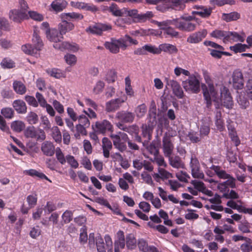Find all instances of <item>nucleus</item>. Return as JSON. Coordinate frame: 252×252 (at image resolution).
<instances>
[{
  "label": "nucleus",
  "mask_w": 252,
  "mask_h": 252,
  "mask_svg": "<svg viewBox=\"0 0 252 252\" xmlns=\"http://www.w3.org/2000/svg\"><path fill=\"white\" fill-rule=\"evenodd\" d=\"M137 45L138 43L137 40L132 39L128 35L118 39L112 38L109 41L105 42V47L111 53L117 54L120 52V48L125 50L129 45V44Z\"/></svg>",
  "instance_id": "1"
},
{
  "label": "nucleus",
  "mask_w": 252,
  "mask_h": 252,
  "mask_svg": "<svg viewBox=\"0 0 252 252\" xmlns=\"http://www.w3.org/2000/svg\"><path fill=\"white\" fill-rule=\"evenodd\" d=\"M105 243L99 234L95 237L94 233L89 234V245L90 247H94L95 244L97 248V252H113V242L111 238L108 235L104 237Z\"/></svg>",
  "instance_id": "2"
},
{
  "label": "nucleus",
  "mask_w": 252,
  "mask_h": 252,
  "mask_svg": "<svg viewBox=\"0 0 252 252\" xmlns=\"http://www.w3.org/2000/svg\"><path fill=\"white\" fill-rule=\"evenodd\" d=\"M204 77L206 83L208 85L202 86L203 95L206 101L207 107H210L211 105V99L213 101L218 100L217 97V88L212 83L211 79L207 72H204Z\"/></svg>",
  "instance_id": "3"
},
{
  "label": "nucleus",
  "mask_w": 252,
  "mask_h": 252,
  "mask_svg": "<svg viewBox=\"0 0 252 252\" xmlns=\"http://www.w3.org/2000/svg\"><path fill=\"white\" fill-rule=\"evenodd\" d=\"M32 41V45H24L22 46V50L26 54L32 56H37L38 52L42 48L43 43L37 33L35 31L33 34Z\"/></svg>",
  "instance_id": "4"
},
{
  "label": "nucleus",
  "mask_w": 252,
  "mask_h": 252,
  "mask_svg": "<svg viewBox=\"0 0 252 252\" xmlns=\"http://www.w3.org/2000/svg\"><path fill=\"white\" fill-rule=\"evenodd\" d=\"M220 96L218 97V93H217V97L218 100L214 101L217 104L216 105V108H218L219 104L218 103L220 101L222 105L227 109H231L233 106V101L232 97L230 94L229 90L225 87L221 86L220 87Z\"/></svg>",
  "instance_id": "5"
},
{
  "label": "nucleus",
  "mask_w": 252,
  "mask_h": 252,
  "mask_svg": "<svg viewBox=\"0 0 252 252\" xmlns=\"http://www.w3.org/2000/svg\"><path fill=\"white\" fill-rule=\"evenodd\" d=\"M187 79L182 82L185 90L189 93L197 94L200 90V81L194 75H189Z\"/></svg>",
  "instance_id": "6"
},
{
  "label": "nucleus",
  "mask_w": 252,
  "mask_h": 252,
  "mask_svg": "<svg viewBox=\"0 0 252 252\" xmlns=\"http://www.w3.org/2000/svg\"><path fill=\"white\" fill-rule=\"evenodd\" d=\"M24 134L25 137L34 139L37 141H43L46 139V134L44 130L33 126L27 127L25 130Z\"/></svg>",
  "instance_id": "7"
},
{
  "label": "nucleus",
  "mask_w": 252,
  "mask_h": 252,
  "mask_svg": "<svg viewBox=\"0 0 252 252\" xmlns=\"http://www.w3.org/2000/svg\"><path fill=\"white\" fill-rule=\"evenodd\" d=\"M162 148L165 157H170L173 153L174 146L173 143L172 136L165 133L162 139Z\"/></svg>",
  "instance_id": "8"
},
{
  "label": "nucleus",
  "mask_w": 252,
  "mask_h": 252,
  "mask_svg": "<svg viewBox=\"0 0 252 252\" xmlns=\"http://www.w3.org/2000/svg\"><path fill=\"white\" fill-rule=\"evenodd\" d=\"M111 29L112 27L110 25L97 23L90 26L86 29V32L89 33L100 35L103 32L109 31Z\"/></svg>",
  "instance_id": "9"
},
{
  "label": "nucleus",
  "mask_w": 252,
  "mask_h": 252,
  "mask_svg": "<svg viewBox=\"0 0 252 252\" xmlns=\"http://www.w3.org/2000/svg\"><path fill=\"white\" fill-rule=\"evenodd\" d=\"M190 168L192 177L194 178L202 179L204 175L200 169L198 160L195 157H192L190 161Z\"/></svg>",
  "instance_id": "10"
},
{
  "label": "nucleus",
  "mask_w": 252,
  "mask_h": 252,
  "mask_svg": "<svg viewBox=\"0 0 252 252\" xmlns=\"http://www.w3.org/2000/svg\"><path fill=\"white\" fill-rule=\"evenodd\" d=\"M70 3L73 7L80 10L89 11L94 13L99 11V8L93 3L75 1H71Z\"/></svg>",
  "instance_id": "11"
},
{
  "label": "nucleus",
  "mask_w": 252,
  "mask_h": 252,
  "mask_svg": "<svg viewBox=\"0 0 252 252\" xmlns=\"http://www.w3.org/2000/svg\"><path fill=\"white\" fill-rule=\"evenodd\" d=\"M175 26L180 30L188 32L193 31L195 30L197 24L194 22H189L174 19Z\"/></svg>",
  "instance_id": "12"
},
{
  "label": "nucleus",
  "mask_w": 252,
  "mask_h": 252,
  "mask_svg": "<svg viewBox=\"0 0 252 252\" xmlns=\"http://www.w3.org/2000/svg\"><path fill=\"white\" fill-rule=\"evenodd\" d=\"M207 34L206 29L195 32L190 34L187 39V42L190 44H197L201 42Z\"/></svg>",
  "instance_id": "13"
},
{
  "label": "nucleus",
  "mask_w": 252,
  "mask_h": 252,
  "mask_svg": "<svg viewBox=\"0 0 252 252\" xmlns=\"http://www.w3.org/2000/svg\"><path fill=\"white\" fill-rule=\"evenodd\" d=\"M148 52L153 54H159L158 47L151 44H146L140 48H137L134 50V54L137 55H144L147 54Z\"/></svg>",
  "instance_id": "14"
},
{
  "label": "nucleus",
  "mask_w": 252,
  "mask_h": 252,
  "mask_svg": "<svg viewBox=\"0 0 252 252\" xmlns=\"http://www.w3.org/2000/svg\"><path fill=\"white\" fill-rule=\"evenodd\" d=\"M227 180L220 183L218 184V189L220 192H226L228 189V188L234 189L236 188V179L231 175H230L228 178H226Z\"/></svg>",
  "instance_id": "15"
},
{
  "label": "nucleus",
  "mask_w": 252,
  "mask_h": 252,
  "mask_svg": "<svg viewBox=\"0 0 252 252\" xmlns=\"http://www.w3.org/2000/svg\"><path fill=\"white\" fill-rule=\"evenodd\" d=\"M232 84L234 88L237 90L242 89L244 86V78L242 73L239 70H236L232 74Z\"/></svg>",
  "instance_id": "16"
},
{
  "label": "nucleus",
  "mask_w": 252,
  "mask_h": 252,
  "mask_svg": "<svg viewBox=\"0 0 252 252\" xmlns=\"http://www.w3.org/2000/svg\"><path fill=\"white\" fill-rule=\"evenodd\" d=\"M126 100L125 98L112 99L106 103V110L107 112H113L118 109Z\"/></svg>",
  "instance_id": "17"
},
{
  "label": "nucleus",
  "mask_w": 252,
  "mask_h": 252,
  "mask_svg": "<svg viewBox=\"0 0 252 252\" xmlns=\"http://www.w3.org/2000/svg\"><path fill=\"white\" fill-rule=\"evenodd\" d=\"M116 118L123 123H132L134 119V114L127 111H121L117 113Z\"/></svg>",
  "instance_id": "18"
},
{
  "label": "nucleus",
  "mask_w": 252,
  "mask_h": 252,
  "mask_svg": "<svg viewBox=\"0 0 252 252\" xmlns=\"http://www.w3.org/2000/svg\"><path fill=\"white\" fill-rule=\"evenodd\" d=\"M117 239L114 242L115 252H120V250L124 249L125 247V238L123 231L119 230L116 234Z\"/></svg>",
  "instance_id": "19"
},
{
  "label": "nucleus",
  "mask_w": 252,
  "mask_h": 252,
  "mask_svg": "<svg viewBox=\"0 0 252 252\" xmlns=\"http://www.w3.org/2000/svg\"><path fill=\"white\" fill-rule=\"evenodd\" d=\"M167 85L171 87L173 94L178 98H181L184 96L183 91L180 84L176 80L172 79L167 81Z\"/></svg>",
  "instance_id": "20"
},
{
  "label": "nucleus",
  "mask_w": 252,
  "mask_h": 252,
  "mask_svg": "<svg viewBox=\"0 0 252 252\" xmlns=\"http://www.w3.org/2000/svg\"><path fill=\"white\" fill-rule=\"evenodd\" d=\"M55 48L61 50H67L72 52H76L79 49V46L76 43H70L68 42H63L61 44H56L53 45Z\"/></svg>",
  "instance_id": "21"
},
{
  "label": "nucleus",
  "mask_w": 252,
  "mask_h": 252,
  "mask_svg": "<svg viewBox=\"0 0 252 252\" xmlns=\"http://www.w3.org/2000/svg\"><path fill=\"white\" fill-rule=\"evenodd\" d=\"M94 126L97 131L102 133H105L106 131H112L113 129L112 125L106 120L102 122H96Z\"/></svg>",
  "instance_id": "22"
},
{
  "label": "nucleus",
  "mask_w": 252,
  "mask_h": 252,
  "mask_svg": "<svg viewBox=\"0 0 252 252\" xmlns=\"http://www.w3.org/2000/svg\"><path fill=\"white\" fill-rule=\"evenodd\" d=\"M67 5V2L65 0H54L50 4L49 10L58 13L62 11Z\"/></svg>",
  "instance_id": "23"
},
{
  "label": "nucleus",
  "mask_w": 252,
  "mask_h": 252,
  "mask_svg": "<svg viewBox=\"0 0 252 252\" xmlns=\"http://www.w3.org/2000/svg\"><path fill=\"white\" fill-rule=\"evenodd\" d=\"M9 17L14 22L20 23L21 21L27 19V15L21 12L18 9H14L9 11Z\"/></svg>",
  "instance_id": "24"
},
{
  "label": "nucleus",
  "mask_w": 252,
  "mask_h": 252,
  "mask_svg": "<svg viewBox=\"0 0 252 252\" xmlns=\"http://www.w3.org/2000/svg\"><path fill=\"white\" fill-rule=\"evenodd\" d=\"M47 39L50 41L54 42V44H59L63 39V34L61 32L56 29H52L51 31L46 35Z\"/></svg>",
  "instance_id": "25"
},
{
  "label": "nucleus",
  "mask_w": 252,
  "mask_h": 252,
  "mask_svg": "<svg viewBox=\"0 0 252 252\" xmlns=\"http://www.w3.org/2000/svg\"><path fill=\"white\" fill-rule=\"evenodd\" d=\"M62 19V22L59 24L58 28L61 33L63 35L66 32L73 30L74 28V25L71 22H69L67 19Z\"/></svg>",
  "instance_id": "26"
},
{
  "label": "nucleus",
  "mask_w": 252,
  "mask_h": 252,
  "mask_svg": "<svg viewBox=\"0 0 252 252\" xmlns=\"http://www.w3.org/2000/svg\"><path fill=\"white\" fill-rule=\"evenodd\" d=\"M41 150L45 155L50 157L53 156L56 151L53 144L49 141H46L41 144Z\"/></svg>",
  "instance_id": "27"
},
{
  "label": "nucleus",
  "mask_w": 252,
  "mask_h": 252,
  "mask_svg": "<svg viewBox=\"0 0 252 252\" xmlns=\"http://www.w3.org/2000/svg\"><path fill=\"white\" fill-rule=\"evenodd\" d=\"M158 49L159 54H160L162 51L168 53L170 54H176L178 51L177 48L175 45L169 43L160 44L158 46Z\"/></svg>",
  "instance_id": "28"
},
{
  "label": "nucleus",
  "mask_w": 252,
  "mask_h": 252,
  "mask_svg": "<svg viewBox=\"0 0 252 252\" xmlns=\"http://www.w3.org/2000/svg\"><path fill=\"white\" fill-rule=\"evenodd\" d=\"M111 137L115 147L121 152H124L126 149V146L124 142L121 141L120 136L117 135H111Z\"/></svg>",
  "instance_id": "29"
},
{
  "label": "nucleus",
  "mask_w": 252,
  "mask_h": 252,
  "mask_svg": "<svg viewBox=\"0 0 252 252\" xmlns=\"http://www.w3.org/2000/svg\"><path fill=\"white\" fill-rule=\"evenodd\" d=\"M167 157L168 158L169 164L172 167L177 169L184 167V164L180 157L178 156L171 157V156Z\"/></svg>",
  "instance_id": "30"
},
{
  "label": "nucleus",
  "mask_w": 252,
  "mask_h": 252,
  "mask_svg": "<svg viewBox=\"0 0 252 252\" xmlns=\"http://www.w3.org/2000/svg\"><path fill=\"white\" fill-rule=\"evenodd\" d=\"M103 154L105 158H108L109 157L110 151L112 148V145L111 141L106 137H104L102 141Z\"/></svg>",
  "instance_id": "31"
},
{
  "label": "nucleus",
  "mask_w": 252,
  "mask_h": 252,
  "mask_svg": "<svg viewBox=\"0 0 252 252\" xmlns=\"http://www.w3.org/2000/svg\"><path fill=\"white\" fill-rule=\"evenodd\" d=\"M13 107L18 113L25 114L27 112V106L24 101L16 100L13 103Z\"/></svg>",
  "instance_id": "32"
},
{
  "label": "nucleus",
  "mask_w": 252,
  "mask_h": 252,
  "mask_svg": "<svg viewBox=\"0 0 252 252\" xmlns=\"http://www.w3.org/2000/svg\"><path fill=\"white\" fill-rule=\"evenodd\" d=\"M227 31L216 29L210 33V35L212 37L222 39L224 42H225L227 40Z\"/></svg>",
  "instance_id": "33"
},
{
  "label": "nucleus",
  "mask_w": 252,
  "mask_h": 252,
  "mask_svg": "<svg viewBox=\"0 0 252 252\" xmlns=\"http://www.w3.org/2000/svg\"><path fill=\"white\" fill-rule=\"evenodd\" d=\"M211 168L214 171L217 176L221 179H226L230 175L219 166L212 165Z\"/></svg>",
  "instance_id": "34"
},
{
  "label": "nucleus",
  "mask_w": 252,
  "mask_h": 252,
  "mask_svg": "<svg viewBox=\"0 0 252 252\" xmlns=\"http://www.w3.org/2000/svg\"><path fill=\"white\" fill-rule=\"evenodd\" d=\"M240 14L237 12L233 11L229 13H223L222 18L227 22L236 21L240 18Z\"/></svg>",
  "instance_id": "35"
},
{
  "label": "nucleus",
  "mask_w": 252,
  "mask_h": 252,
  "mask_svg": "<svg viewBox=\"0 0 252 252\" xmlns=\"http://www.w3.org/2000/svg\"><path fill=\"white\" fill-rule=\"evenodd\" d=\"M142 134L143 136L150 140L152 138L154 127L147 124H143L141 126Z\"/></svg>",
  "instance_id": "36"
},
{
  "label": "nucleus",
  "mask_w": 252,
  "mask_h": 252,
  "mask_svg": "<svg viewBox=\"0 0 252 252\" xmlns=\"http://www.w3.org/2000/svg\"><path fill=\"white\" fill-rule=\"evenodd\" d=\"M227 34L226 41L231 40L234 42H243L245 40L244 37L240 35L236 32L228 31Z\"/></svg>",
  "instance_id": "37"
},
{
  "label": "nucleus",
  "mask_w": 252,
  "mask_h": 252,
  "mask_svg": "<svg viewBox=\"0 0 252 252\" xmlns=\"http://www.w3.org/2000/svg\"><path fill=\"white\" fill-rule=\"evenodd\" d=\"M226 205L229 207L233 209L237 210L238 212L240 213H241L243 208L244 207V206L243 205V202L240 200L235 201L232 199H231L227 201Z\"/></svg>",
  "instance_id": "38"
},
{
  "label": "nucleus",
  "mask_w": 252,
  "mask_h": 252,
  "mask_svg": "<svg viewBox=\"0 0 252 252\" xmlns=\"http://www.w3.org/2000/svg\"><path fill=\"white\" fill-rule=\"evenodd\" d=\"M61 18L68 20H69L70 19L82 20L84 18V16L81 13L76 12L64 13L61 15Z\"/></svg>",
  "instance_id": "39"
},
{
  "label": "nucleus",
  "mask_w": 252,
  "mask_h": 252,
  "mask_svg": "<svg viewBox=\"0 0 252 252\" xmlns=\"http://www.w3.org/2000/svg\"><path fill=\"white\" fill-rule=\"evenodd\" d=\"M214 232L215 234V240L220 243L224 241V238L222 235L224 233V230L218 226H216L214 229Z\"/></svg>",
  "instance_id": "40"
},
{
  "label": "nucleus",
  "mask_w": 252,
  "mask_h": 252,
  "mask_svg": "<svg viewBox=\"0 0 252 252\" xmlns=\"http://www.w3.org/2000/svg\"><path fill=\"white\" fill-rule=\"evenodd\" d=\"M24 173L27 175H30L32 177L36 176L40 179H44L50 182H51V181L42 172H38L35 169L26 170L24 171Z\"/></svg>",
  "instance_id": "41"
},
{
  "label": "nucleus",
  "mask_w": 252,
  "mask_h": 252,
  "mask_svg": "<svg viewBox=\"0 0 252 252\" xmlns=\"http://www.w3.org/2000/svg\"><path fill=\"white\" fill-rule=\"evenodd\" d=\"M13 86L14 91L18 94H23L26 92V86L20 81H14Z\"/></svg>",
  "instance_id": "42"
},
{
  "label": "nucleus",
  "mask_w": 252,
  "mask_h": 252,
  "mask_svg": "<svg viewBox=\"0 0 252 252\" xmlns=\"http://www.w3.org/2000/svg\"><path fill=\"white\" fill-rule=\"evenodd\" d=\"M46 72L51 76L57 79L65 77V73L59 69H49L46 70Z\"/></svg>",
  "instance_id": "43"
},
{
  "label": "nucleus",
  "mask_w": 252,
  "mask_h": 252,
  "mask_svg": "<svg viewBox=\"0 0 252 252\" xmlns=\"http://www.w3.org/2000/svg\"><path fill=\"white\" fill-rule=\"evenodd\" d=\"M154 17L152 11H147L144 13H139L136 22L143 23L149 20Z\"/></svg>",
  "instance_id": "44"
},
{
  "label": "nucleus",
  "mask_w": 252,
  "mask_h": 252,
  "mask_svg": "<svg viewBox=\"0 0 252 252\" xmlns=\"http://www.w3.org/2000/svg\"><path fill=\"white\" fill-rule=\"evenodd\" d=\"M27 19H29V18H31L34 21H36L40 22V21H42L44 19V17L41 14H40L36 11H32V10L28 11V12L27 14Z\"/></svg>",
  "instance_id": "45"
},
{
  "label": "nucleus",
  "mask_w": 252,
  "mask_h": 252,
  "mask_svg": "<svg viewBox=\"0 0 252 252\" xmlns=\"http://www.w3.org/2000/svg\"><path fill=\"white\" fill-rule=\"evenodd\" d=\"M52 136L55 141L60 143L62 141V134L59 127L57 126H53L51 129Z\"/></svg>",
  "instance_id": "46"
},
{
  "label": "nucleus",
  "mask_w": 252,
  "mask_h": 252,
  "mask_svg": "<svg viewBox=\"0 0 252 252\" xmlns=\"http://www.w3.org/2000/svg\"><path fill=\"white\" fill-rule=\"evenodd\" d=\"M25 127V125L24 122L21 121H15L11 124V129L17 132L22 131Z\"/></svg>",
  "instance_id": "47"
},
{
  "label": "nucleus",
  "mask_w": 252,
  "mask_h": 252,
  "mask_svg": "<svg viewBox=\"0 0 252 252\" xmlns=\"http://www.w3.org/2000/svg\"><path fill=\"white\" fill-rule=\"evenodd\" d=\"M249 46L246 44H242L241 43H237L233 46L230 47V49L233 51L234 53H240L244 52L247 49L249 48Z\"/></svg>",
  "instance_id": "48"
},
{
  "label": "nucleus",
  "mask_w": 252,
  "mask_h": 252,
  "mask_svg": "<svg viewBox=\"0 0 252 252\" xmlns=\"http://www.w3.org/2000/svg\"><path fill=\"white\" fill-rule=\"evenodd\" d=\"M250 228V224L247 220L241 221L238 224L239 230L243 233H249L251 232Z\"/></svg>",
  "instance_id": "49"
},
{
  "label": "nucleus",
  "mask_w": 252,
  "mask_h": 252,
  "mask_svg": "<svg viewBox=\"0 0 252 252\" xmlns=\"http://www.w3.org/2000/svg\"><path fill=\"white\" fill-rule=\"evenodd\" d=\"M212 12V9L211 7L203 6L200 10H197V15L202 18H206L209 17Z\"/></svg>",
  "instance_id": "50"
},
{
  "label": "nucleus",
  "mask_w": 252,
  "mask_h": 252,
  "mask_svg": "<svg viewBox=\"0 0 252 252\" xmlns=\"http://www.w3.org/2000/svg\"><path fill=\"white\" fill-rule=\"evenodd\" d=\"M125 91L127 95L132 96L134 95V91L131 85V80L129 76L125 78Z\"/></svg>",
  "instance_id": "51"
},
{
  "label": "nucleus",
  "mask_w": 252,
  "mask_h": 252,
  "mask_svg": "<svg viewBox=\"0 0 252 252\" xmlns=\"http://www.w3.org/2000/svg\"><path fill=\"white\" fill-rule=\"evenodd\" d=\"M136 240L134 236L129 234L126 237V245L128 249L132 250L136 247Z\"/></svg>",
  "instance_id": "52"
},
{
  "label": "nucleus",
  "mask_w": 252,
  "mask_h": 252,
  "mask_svg": "<svg viewBox=\"0 0 252 252\" xmlns=\"http://www.w3.org/2000/svg\"><path fill=\"white\" fill-rule=\"evenodd\" d=\"M216 118V126L218 129L221 131L224 129V124L223 121L221 119V114L220 111L217 112Z\"/></svg>",
  "instance_id": "53"
},
{
  "label": "nucleus",
  "mask_w": 252,
  "mask_h": 252,
  "mask_svg": "<svg viewBox=\"0 0 252 252\" xmlns=\"http://www.w3.org/2000/svg\"><path fill=\"white\" fill-rule=\"evenodd\" d=\"M26 120L30 125L36 124L38 121V115L35 112H30L26 117Z\"/></svg>",
  "instance_id": "54"
},
{
  "label": "nucleus",
  "mask_w": 252,
  "mask_h": 252,
  "mask_svg": "<svg viewBox=\"0 0 252 252\" xmlns=\"http://www.w3.org/2000/svg\"><path fill=\"white\" fill-rule=\"evenodd\" d=\"M109 11L115 16H123L124 12L122 10L119 9L117 5L114 3H112L109 7Z\"/></svg>",
  "instance_id": "55"
},
{
  "label": "nucleus",
  "mask_w": 252,
  "mask_h": 252,
  "mask_svg": "<svg viewBox=\"0 0 252 252\" xmlns=\"http://www.w3.org/2000/svg\"><path fill=\"white\" fill-rule=\"evenodd\" d=\"M56 157L58 161L61 164H64L66 162V157H64L63 153L61 149L59 147H57L55 151Z\"/></svg>",
  "instance_id": "56"
},
{
  "label": "nucleus",
  "mask_w": 252,
  "mask_h": 252,
  "mask_svg": "<svg viewBox=\"0 0 252 252\" xmlns=\"http://www.w3.org/2000/svg\"><path fill=\"white\" fill-rule=\"evenodd\" d=\"M185 2L184 0H172V7L176 10H183L186 6Z\"/></svg>",
  "instance_id": "57"
},
{
  "label": "nucleus",
  "mask_w": 252,
  "mask_h": 252,
  "mask_svg": "<svg viewBox=\"0 0 252 252\" xmlns=\"http://www.w3.org/2000/svg\"><path fill=\"white\" fill-rule=\"evenodd\" d=\"M237 101L241 108L242 109H246L249 105V102L245 97L242 94H241L237 98Z\"/></svg>",
  "instance_id": "58"
},
{
  "label": "nucleus",
  "mask_w": 252,
  "mask_h": 252,
  "mask_svg": "<svg viewBox=\"0 0 252 252\" xmlns=\"http://www.w3.org/2000/svg\"><path fill=\"white\" fill-rule=\"evenodd\" d=\"M147 112V107L144 104L138 105L135 110V113L138 118L143 117Z\"/></svg>",
  "instance_id": "59"
},
{
  "label": "nucleus",
  "mask_w": 252,
  "mask_h": 252,
  "mask_svg": "<svg viewBox=\"0 0 252 252\" xmlns=\"http://www.w3.org/2000/svg\"><path fill=\"white\" fill-rule=\"evenodd\" d=\"M138 247L140 251L148 252L151 246L148 245V242L143 239H140L138 241Z\"/></svg>",
  "instance_id": "60"
},
{
  "label": "nucleus",
  "mask_w": 252,
  "mask_h": 252,
  "mask_svg": "<svg viewBox=\"0 0 252 252\" xmlns=\"http://www.w3.org/2000/svg\"><path fill=\"white\" fill-rule=\"evenodd\" d=\"M78 124L89 127L90 126V122L88 117L85 115H80L78 118Z\"/></svg>",
  "instance_id": "61"
},
{
  "label": "nucleus",
  "mask_w": 252,
  "mask_h": 252,
  "mask_svg": "<svg viewBox=\"0 0 252 252\" xmlns=\"http://www.w3.org/2000/svg\"><path fill=\"white\" fill-rule=\"evenodd\" d=\"M199 215L196 213V211L188 209L185 215V218L188 220H194L198 218Z\"/></svg>",
  "instance_id": "62"
},
{
  "label": "nucleus",
  "mask_w": 252,
  "mask_h": 252,
  "mask_svg": "<svg viewBox=\"0 0 252 252\" xmlns=\"http://www.w3.org/2000/svg\"><path fill=\"white\" fill-rule=\"evenodd\" d=\"M1 114L6 119H11L14 115V111L9 107L3 108L1 110Z\"/></svg>",
  "instance_id": "63"
},
{
  "label": "nucleus",
  "mask_w": 252,
  "mask_h": 252,
  "mask_svg": "<svg viewBox=\"0 0 252 252\" xmlns=\"http://www.w3.org/2000/svg\"><path fill=\"white\" fill-rule=\"evenodd\" d=\"M64 58L66 63L70 65H75L77 62V58L73 54H67Z\"/></svg>",
  "instance_id": "64"
}]
</instances>
